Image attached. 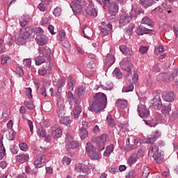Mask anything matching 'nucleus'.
<instances>
[{
	"label": "nucleus",
	"mask_w": 178,
	"mask_h": 178,
	"mask_svg": "<svg viewBox=\"0 0 178 178\" xmlns=\"http://www.w3.org/2000/svg\"><path fill=\"white\" fill-rule=\"evenodd\" d=\"M77 92L79 97H74L71 91L67 93V98L71 108H73V102L76 104L72 112V115L74 119H79V115H80L81 111H83L80 104H81V97H83L86 92V86H82L81 88H78Z\"/></svg>",
	"instance_id": "obj_1"
},
{
	"label": "nucleus",
	"mask_w": 178,
	"mask_h": 178,
	"mask_svg": "<svg viewBox=\"0 0 178 178\" xmlns=\"http://www.w3.org/2000/svg\"><path fill=\"white\" fill-rule=\"evenodd\" d=\"M94 101L92 104L89 106L88 110L90 112H95L98 113L101 112L102 109H105L106 106V95L102 92H98L94 96Z\"/></svg>",
	"instance_id": "obj_2"
},
{
	"label": "nucleus",
	"mask_w": 178,
	"mask_h": 178,
	"mask_svg": "<svg viewBox=\"0 0 178 178\" xmlns=\"http://www.w3.org/2000/svg\"><path fill=\"white\" fill-rule=\"evenodd\" d=\"M92 143H95L97 145V149L102 151L105 149V144L107 141H109V138L107 134H102L101 137L95 136L91 138Z\"/></svg>",
	"instance_id": "obj_3"
},
{
	"label": "nucleus",
	"mask_w": 178,
	"mask_h": 178,
	"mask_svg": "<svg viewBox=\"0 0 178 178\" xmlns=\"http://www.w3.org/2000/svg\"><path fill=\"white\" fill-rule=\"evenodd\" d=\"M86 152L92 161L99 159V153L92 143H88L86 147Z\"/></svg>",
	"instance_id": "obj_4"
},
{
	"label": "nucleus",
	"mask_w": 178,
	"mask_h": 178,
	"mask_svg": "<svg viewBox=\"0 0 178 178\" xmlns=\"http://www.w3.org/2000/svg\"><path fill=\"white\" fill-rule=\"evenodd\" d=\"M30 28H26L24 29H22L19 31V33L18 35V44L22 45L24 44L26 40L30 37Z\"/></svg>",
	"instance_id": "obj_5"
},
{
	"label": "nucleus",
	"mask_w": 178,
	"mask_h": 178,
	"mask_svg": "<svg viewBox=\"0 0 178 178\" xmlns=\"http://www.w3.org/2000/svg\"><path fill=\"white\" fill-rule=\"evenodd\" d=\"M122 70L127 72V75L130 76L131 74V68L133 67V63L130 61L129 58H124L120 63Z\"/></svg>",
	"instance_id": "obj_6"
},
{
	"label": "nucleus",
	"mask_w": 178,
	"mask_h": 178,
	"mask_svg": "<svg viewBox=\"0 0 178 178\" xmlns=\"http://www.w3.org/2000/svg\"><path fill=\"white\" fill-rule=\"evenodd\" d=\"M86 13L90 16L93 17H97L98 13L92 4V0H88V1L85 5Z\"/></svg>",
	"instance_id": "obj_7"
},
{
	"label": "nucleus",
	"mask_w": 178,
	"mask_h": 178,
	"mask_svg": "<svg viewBox=\"0 0 178 178\" xmlns=\"http://www.w3.org/2000/svg\"><path fill=\"white\" fill-rule=\"evenodd\" d=\"M150 106H152L154 109L159 111L162 108V99H161V95L157 94L155 97L149 101Z\"/></svg>",
	"instance_id": "obj_8"
},
{
	"label": "nucleus",
	"mask_w": 178,
	"mask_h": 178,
	"mask_svg": "<svg viewBox=\"0 0 178 178\" xmlns=\"http://www.w3.org/2000/svg\"><path fill=\"white\" fill-rule=\"evenodd\" d=\"M65 143L67 148L70 149H76L79 145V143L73 140V136L70 134H67L65 137Z\"/></svg>",
	"instance_id": "obj_9"
},
{
	"label": "nucleus",
	"mask_w": 178,
	"mask_h": 178,
	"mask_svg": "<svg viewBox=\"0 0 178 178\" xmlns=\"http://www.w3.org/2000/svg\"><path fill=\"white\" fill-rule=\"evenodd\" d=\"M138 112L140 118H148L149 116V109L145 104H140L138 106Z\"/></svg>",
	"instance_id": "obj_10"
},
{
	"label": "nucleus",
	"mask_w": 178,
	"mask_h": 178,
	"mask_svg": "<svg viewBox=\"0 0 178 178\" xmlns=\"http://www.w3.org/2000/svg\"><path fill=\"white\" fill-rule=\"evenodd\" d=\"M45 163H47L45 156L41 153L38 154L34 162L35 168H42V166H45Z\"/></svg>",
	"instance_id": "obj_11"
},
{
	"label": "nucleus",
	"mask_w": 178,
	"mask_h": 178,
	"mask_svg": "<svg viewBox=\"0 0 178 178\" xmlns=\"http://www.w3.org/2000/svg\"><path fill=\"white\" fill-rule=\"evenodd\" d=\"M99 30H100V35L105 37L109 35V33H112V24L108 23L106 26L102 25L99 26Z\"/></svg>",
	"instance_id": "obj_12"
},
{
	"label": "nucleus",
	"mask_w": 178,
	"mask_h": 178,
	"mask_svg": "<svg viewBox=\"0 0 178 178\" xmlns=\"http://www.w3.org/2000/svg\"><path fill=\"white\" fill-rule=\"evenodd\" d=\"M136 34H138V35H143L144 34H155V31L148 29L145 27L143 28V26H141L137 28Z\"/></svg>",
	"instance_id": "obj_13"
},
{
	"label": "nucleus",
	"mask_w": 178,
	"mask_h": 178,
	"mask_svg": "<svg viewBox=\"0 0 178 178\" xmlns=\"http://www.w3.org/2000/svg\"><path fill=\"white\" fill-rule=\"evenodd\" d=\"M81 1H72L70 8L74 13H80L81 12Z\"/></svg>",
	"instance_id": "obj_14"
},
{
	"label": "nucleus",
	"mask_w": 178,
	"mask_h": 178,
	"mask_svg": "<svg viewBox=\"0 0 178 178\" xmlns=\"http://www.w3.org/2000/svg\"><path fill=\"white\" fill-rule=\"evenodd\" d=\"M163 99L167 102H173L175 101V93L173 92H164L162 93Z\"/></svg>",
	"instance_id": "obj_15"
},
{
	"label": "nucleus",
	"mask_w": 178,
	"mask_h": 178,
	"mask_svg": "<svg viewBox=\"0 0 178 178\" xmlns=\"http://www.w3.org/2000/svg\"><path fill=\"white\" fill-rule=\"evenodd\" d=\"M131 22V17H129V14L124 13L120 17V26H124L125 24H129Z\"/></svg>",
	"instance_id": "obj_16"
},
{
	"label": "nucleus",
	"mask_w": 178,
	"mask_h": 178,
	"mask_svg": "<svg viewBox=\"0 0 178 178\" xmlns=\"http://www.w3.org/2000/svg\"><path fill=\"white\" fill-rule=\"evenodd\" d=\"M75 170L76 172H83V173H89L90 172V168H88V166H87L85 164L83 163H78L75 165Z\"/></svg>",
	"instance_id": "obj_17"
},
{
	"label": "nucleus",
	"mask_w": 178,
	"mask_h": 178,
	"mask_svg": "<svg viewBox=\"0 0 178 178\" xmlns=\"http://www.w3.org/2000/svg\"><path fill=\"white\" fill-rule=\"evenodd\" d=\"M115 56L108 54L106 57V60L104 61V65L108 67H111L113 63H115Z\"/></svg>",
	"instance_id": "obj_18"
},
{
	"label": "nucleus",
	"mask_w": 178,
	"mask_h": 178,
	"mask_svg": "<svg viewBox=\"0 0 178 178\" xmlns=\"http://www.w3.org/2000/svg\"><path fill=\"white\" fill-rule=\"evenodd\" d=\"M2 140H3V136L0 134V161L3 159V157L6 154V150H5V147H3V142Z\"/></svg>",
	"instance_id": "obj_19"
},
{
	"label": "nucleus",
	"mask_w": 178,
	"mask_h": 178,
	"mask_svg": "<svg viewBox=\"0 0 178 178\" xmlns=\"http://www.w3.org/2000/svg\"><path fill=\"white\" fill-rule=\"evenodd\" d=\"M58 108L57 110V115L58 117L61 119L62 118H63V116H65L66 113V111L65 110V105H63V104H59V103H58Z\"/></svg>",
	"instance_id": "obj_20"
},
{
	"label": "nucleus",
	"mask_w": 178,
	"mask_h": 178,
	"mask_svg": "<svg viewBox=\"0 0 178 178\" xmlns=\"http://www.w3.org/2000/svg\"><path fill=\"white\" fill-rule=\"evenodd\" d=\"M78 134L81 140H86L88 137V131L86 128H80Z\"/></svg>",
	"instance_id": "obj_21"
},
{
	"label": "nucleus",
	"mask_w": 178,
	"mask_h": 178,
	"mask_svg": "<svg viewBox=\"0 0 178 178\" xmlns=\"http://www.w3.org/2000/svg\"><path fill=\"white\" fill-rule=\"evenodd\" d=\"M159 153V148L156 146V145H152L149 149V156H154L156 154Z\"/></svg>",
	"instance_id": "obj_22"
},
{
	"label": "nucleus",
	"mask_w": 178,
	"mask_h": 178,
	"mask_svg": "<svg viewBox=\"0 0 178 178\" xmlns=\"http://www.w3.org/2000/svg\"><path fill=\"white\" fill-rule=\"evenodd\" d=\"M40 52L44 58H47V59H49V58H51V49H49V47H42L40 49Z\"/></svg>",
	"instance_id": "obj_23"
},
{
	"label": "nucleus",
	"mask_w": 178,
	"mask_h": 178,
	"mask_svg": "<svg viewBox=\"0 0 178 178\" xmlns=\"http://www.w3.org/2000/svg\"><path fill=\"white\" fill-rule=\"evenodd\" d=\"M86 29H87V25H83L82 26V32L84 34L83 37H85V38H88V40H90L92 34V31L91 29H87L86 31Z\"/></svg>",
	"instance_id": "obj_24"
},
{
	"label": "nucleus",
	"mask_w": 178,
	"mask_h": 178,
	"mask_svg": "<svg viewBox=\"0 0 178 178\" xmlns=\"http://www.w3.org/2000/svg\"><path fill=\"white\" fill-rule=\"evenodd\" d=\"M35 41L37 44H38V45H45L47 41V36H45L44 35L42 36H36Z\"/></svg>",
	"instance_id": "obj_25"
},
{
	"label": "nucleus",
	"mask_w": 178,
	"mask_h": 178,
	"mask_svg": "<svg viewBox=\"0 0 178 178\" xmlns=\"http://www.w3.org/2000/svg\"><path fill=\"white\" fill-rule=\"evenodd\" d=\"M152 158H154L156 163H162V162H163L165 156H163V154H162L161 152H159L152 156Z\"/></svg>",
	"instance_id": "obj_26"
},
{
	"label": "nucleus",
	"mask_w": 178,
	"mask_h": 178,
	"mask_svg": "<svg viewBox=\"0 0 178 178\" xmlns=\"http://www.w3.org/2000/svg\"><path fill=\"white\" fill-rule=\"evenodd\" d=\"M17 162H27L29 161V155L24 154H19L15 156Z\"/></svg>",
	"instance_id": "obj_27"
},
{
	"label": "nucleus",
	"mask_w": 178,
	"mask_h": 178,
	"mask_svg": "<svg viewBox=\"0 0 178 178\" xmlns=\"http://www.w3.org/2000/svg\"><path fill=\"white\" fill-rule=\"evenodd\" d=\"M120 50L121 52H122V54H127V55H129V56H133L134 55L133 51H130V49L126 47V45L120 46Z\"/></svg>",
	"instance_id": "obj_28"
},
{
	"label": "nucleus",
	"mask_w": 178,
	"mask_h": 178,
	"mask_svg": "<svg viewBox=\"0 0 178 178\" xmlns=\"http://www.w3.org/2000/svg\"><path fill=\"white\" fill-rule=\"evenodd\" d=\"M141 13H144V11L143 10H136L132 8L131 12L129 13V17H131V20L133 19V17H137L138 15H141Z\"/></svg>",
	"instance_id": "obj_29"
},
{
	"label": "nucleus",
	"mask_w": 178,
	"mask_h": 178,
	"mask_svg": "<svg viewBox=\"0 0 178 178\" xmlns=\"http://www.w3.org/2000/svg\"><path fill=\"white\" fill-rule=\"evenodd\" d=\"M29 22H30V19H29L26 15H22L19 19V24L21 27H25L29 24Z\"/></svg>",
	"instance_id": "obj_30"
},
{
	"label": "nucleus",
	"mask_w": 178,
	"mask_h": 178,
	"mask_svg": "<svg viewBox=\"0 0 178 178\" xmlns=\"http://www.w3.org/2000/svg\"><path fill=\"white\" fill-rule=\"evenodd\" d=\"M108 9L109 13L117 14L118 12L119 11V6L116 3H112Z\"/></svg>",
	"instance_id": "obj_31"
},
{
	"label": "nucleus",
	"mask_w": 178,
	"mask_h": 178,
	"mask_svg": "<svg viewBox=\"0 0 178 178\" xmlns=\"http://www.w3.org/2000/svg\"><path fill=\"white\" fill-rule=\"evenodd\" d=\"M60 122L65 126H70L72 120H70V117L65 116L60 119Z\"/></svg>",
	"instance_id": "obj_32"
},
{
	"label": "nucleus",
	"mask_w": 178,
	"mask_h": 178,
	"mask_svg": "<svg viewBox=\"0 0 178 178\" xmlns=\"http://www.w3.org/2000/svg\"><path fill=\"white\" fill-rule=\"evenodd\" d=\"M62 133H63V131L60 129V128H58L51 131V136H52L53 138H59L60 137V136H62Z\"/></svg>",
	"instance_id": "obj_33"
},
{
	"label": "nucleus",
	"mask_w": 178,
	"mask_h": 178,
	"mask_svg": "<svg viewBox=\"0 0 178 178\" xmlns=\"http://www.w3.org/2000/svg\"><path fill=\"white\" fill-rule=\"evenodd\" d=\"M116 104L119 108H121L122 109H125V108H127V101L123 100V99H118L116 101Z\"/></svg>",
	"instance_id": "obj_34"
},
{
	"label": "nucleus",
	"mask_w": 178,
	"mask_h": 178,
	"mask_svg": "<svg viewBox=\"0 0 178 178\" xmlns=\"http://www.w3.org/2000/svg\"><path fill=\"white\" fill-rule=\"evenodd\" d=\"M161 112L163 115H168L170 111H172V104H169L168 106H163L162 105L161 108Z\"/></svg>",
	"instance_id": "obj_35"
},
{
	"label": "nucleus",
	"mask_w": 178,
	"mask_h": 178,
	"mask_svg": "<svg viewBox=\"0 0 178 178\" xmlns=\"http://www.w3.org/2000/svg\"><path fill=\"white\" fill-rule=\"evenodd\" d=\"M137 159H138V155L134 154H132L128 159L129 165L131 166L134 163H136L137 162Z\"/></svg>",
	"instance_id": "obj_36"
},
{
	"label": "nucleus",
	"mask_w": 178,
	"mask_h": 178,
	"mask_svg": "<svg viewBox=\"0 0 178 178\" xmlns=\"http://www.w3.org/2000/svg\"><path fill=\"white\" fill-rule=\"evenodd\" d=\"M115 148V146L113 145H110L106 147V150L104 153V156H109L112 152H113V149Z\"/></svg>",
	"instance_id": "obj_37"
},
{
	"label": "nucleus",
	"mask_w": 178,
	"mask_h": 178,
	"mask_svg": "<svg viewBox=\"0 0 178 178\" xmlns=\"http://www.w3.org/2000/svg\"><path fill=\"white\" fill-rule=\"evenodd\" d=\"M68 79L70 80V82L67 83V88L68 90H71V91H73V90L74 89V84H76V81L73 79L71 76L68 77Z\"/></svg>",
	"instance_id": "obj_38"
},
{
	"label": "nucleus",
	"mask_w": 178,
	"mask_h": 178,
	"mask_svg": "<svg viewBox=\"0 0 178 178\" xmlns=\"http://www.w3.org/2000/svg\"><path fill=\"white\" fill-rule=\"evenodd\" d=\"M140 5H143L145 8L152 6L154 3V0H140Z\"/></svg>",
	"instance_id": "obj_39"
},
{
	"label": "nucleus",
	"mask_w": 178,
	"mask_h": 178,
	"mask_svg": "<svg viewBox=\"0 0 178 178\" xmlns=\"http://www.w3.org/2000/svg\"><path fill=\"white\" fill-rule=\"evenodd\" d=\"M106 121L110 127H115L116 123L115 122V119L112 118V115H108L106 118Z\"/></svg>",
	"instance_id": "obj_40"
},
{
	"label": "nucleus",
	"mask_w": 178,
	"mask_h": 178,
	"mask_svg": "<svg viewBox=\"0 0 178 178\" xmlns=\"http://www.w3.org/2000/svg\"><path fill=\"white\" fill-rule=\"evenodd\" d=\"M113 76L116 79H122V77H123L122 72H120V70L119 68H115L114 70V71L113 72Z\"/></svg>",
	"instance_id": "obj_41"
},
{
	"label": "nucleus",
	"mask_w": 178,
	"mask_h": 178,
	"mask_svg": "<svg viewBox=\"0 0 178 178\" xmlns=\"http://www.w3.org/2000/svg\"><path fill=\"white\" fill-rule=\"evenodd\" d=\"M35 62L37 66H40V65H42V63H44L45 58L41 56H39L35 58Z\"/></svg>",
	"instance_id": "obj_42"
},
{
	"label": "nucleus",
	"mask_w": 178,
	"mask_h": 178,
	"mask_svg": "<svg viewBox=\"0 0 178 178\" xmlns=\"http://www.w3.org/2000/svg\"><path fill=\"white\" fill-rule=\"evenodd\" d=\"M142 24H147V26H152V20H151V18L148 17H145L143 18L141 21Z\"/></svg>",
	"instance_id": "obj_43"
},
{
	"label": "nucleus",
	"mask_w": 178,
	"mask_h": 178,
	"mask_svg": "<svg viewBox=\"0 0 178 178\" xmlns=\"http://www.w3.org/2000/svg\"><path fill=\"white\" fill-rule=\"evenodd\" d=\"M156 141V137L155 136L149 135L147 138V143L148 144H152V145H154V143Z\"/></svg>",
	"instance_id": "obj_44"
},
{
	"label": "nucleus",
	"mask_w": 178,
	"mask_h": 178,
	"mask_svg": "<svg viewBox=\"0 0 178 178\" xmlns=\"http://www.w3.org/2000/svg\"><path fill=\"white\" fill-rule=\"evenodd\" d=\"M178 76V67L173 71L168 78V81H173L175 77Z\"/></svg>",
	"instance_id": "obj_45"
},
{
	"label": "nucleus",
	"mask_w": 178,
	"mask_h": 178,
	"mask_svg": "<svg viewBox=\"0 0 178 178\" xmlns=\"http://www.w3.org/2000/svg\"><path fill=\"white\" fill-rule=\"evenodd\" d=\"M34 33L36 37H41L44 35V30H42L41 28H35L34 29Z\"/></svg>",
	"instance_id": "obj_46"
},
{
	"label": "nucleus",
	"mask_w": 178,
	"mask_h": 178,
	"mask_svg": "<svg viewBox=\"0 0 178 178\" xmlns=\"http://www.w3.org/2000/svg\"><path fill=\"white\" fill-rule=\"evenodd\" d=\"M24 105L26 107L28 108V109H29V111H33V109H34V108H35V106H34V104H33V102H27L25 101L24 102Z\"/></svg>",
	"instance_id": "obj_47"
},
{
	"label": "nucleus",
	"mask_w": 178,
	"mask_h": 178,
	"mask_svg": "<svg viewBox=\"0 0 178 178\" xmlns=\"http://www.w3.org/2000/svg\"><path fill=\"white\" fill-rule=\"evenodd\" d=\"M19 147L21 149V151H24V152H27L29 149V147L27 146V144L22 142L19 143Z\"/></svg>",
	"instance_id": "obj_48"
},
{
	"label": "nucleus",
	"mask_w": 178,
	"mask_h": 178,
	"mask_svg": "<svg viewBox=\"0 0 178 178\" xmlns=\"http://www.w3.org/2000/svg\"><path fill=\"white\" fill-rule=\"evenodd\" d=\"M37 134L39 137L44 138L45 137V136H47V131L44 129V128H40L39 129H38Z\"/></svg>",
	"instance_id": "obj_49"
},
{
	"label": "nucleus",
	"mask_w": 178,
	"mask_h": 178,
	"mask_svg": "<svg viewBox=\"0 0 178 178\" xmlns=\"http://www.w3.org/2000/svg\"><path fill=\"white\" fill-rule=\"evenodd\" d=\"M134 27L133 26H128L127 28L125 29V35L127 37L130 36L133 34V29Z\"/></svg>",
	"instance_id": "obj_50"
},
{
	"label": "nucleus",
	"mask_w": 178,
	"mask_h": 178,
	"mask_svg": "<svg viewBox=\"0 0 178 178\" xmlns=\"http://www.w3.org/2000/svg\"><path fill=\"white\" fill-rule=\"evenodd\" d=\"M168 77V74L166 72L161 73L158 75L157 79L160 81H163V80H166Z\"/></svg>",
	"instance_id": "obj_51"
},
{
	"label": "nucleus",
	"mask_w": 178,
	"mask_h": 178,
	"mask_svg": "<svg viewBox=\"0 0 178 178\" xmlns=\"http://www.w3.org/2000/svg\"><path fill=\"white\" fill-rule=\"evenodd\" d=\"M53 14L54 15V16H56V17H58V16H60V15H62V9L59 7H56L53 12Z\"/></svg>",
	"instance_id": "obj_52"
},
{
	"label": "nucleus",
	"mask_w": 178,
	"mask_h": 178,
	"mask_svg": "<svg viewBox=\"0 0 178 178\" xmlns=\"http://www.w3.org/2000/svg\"><path fill=\"white\" fill-rule=\"evenodd\" d=\"M144 122L145 124H147V126H149L150 127H155V126H156V122L154 120H145Z\"/></svg>",
	"instance_id": "obj_53"
},
{
	"label": "nucleus",
	"mask_w": 178,
	"mask_h": 178,
	"mask_svg": "<svg viewBox=\"0 0 178 178\" xmlns=\"http://www.w3.org/2000/svg\"><path fill=\"white\" fill-rule=\"evenodd\" d=\"M123 90L124 91H125V92H130L131 91H133L134 90V86L131 83L127 86H125Z\"/></svg>",
	"instance_id": "obj_54"
},
{
	"label": "nucleus",
	"mask_w": 178,
	"mask_h": 178,
	"mask_svg": "<svg viewBox=\"0 0 178 178\" xmlns=\"http://www.w3.org/2000/svg\"><path fill=\"white\" fill-rule=\"evenodd\" d=\"M145 86L147 88H151L152 86V79L151 78H147L145 82Z\"/></svg>",
	"instance_id": "obj_55"
},
{
	"label": "nucleus",
	"mask_w": 178,
	"mask_h": 178,
	"mask_svg": "<svg viewBox=\"0 0 178 178\" xmlns=\"http://www.w3.org/2000/svg\"><path fill=\"white\" fill-rule=\"evenodd\" d=\"M139 52L142 55H144V54H147V52H148V47L141 46L139 48Z\"/></svg>",
	"instance_id": "obj_56"
},
{
	"label": "nucleus",
	"mask_w": 178,
	"mask_h": 178,
	"mask_svg": "<svg viewBox=\"0 0 178 178\" xmlns=\"http://www.w3.org/2000/svg\"><path fill=\"white\" fill-rule=\"evenodd\" d=\"M32 92H33V90H31V88H27L26 89V94L29 99H31V98H33Z\"/></svg>",
	"instance_id": "obj_57"
},
{
	"label": "nucleus",
	"mask_w": 178,
	"mask_h": 178,
	"mask_svg": "<svg viewBox=\"0 0 178 178\" xmlns=\"http://www.w3.org/2000/svg\"><path fill=\"white\" fill-rule=\"evenodd\" d=\"M127 178H135L136 177V171L134 170H131L128 175H126Z\"/></svg>",
	"instance_id": "obj_58"
},
{
	"label": "nucleus",
	"mask_w": 178,
	"mask_h": 178,
	"mask_svg": "<svg viewBox=\"0 0 178 178\" xmlns=\"http://www.w3.org/2000/svg\"><path fill=\"white\" fill-rule=\"evenodd\" d=\"M62 162L63 165H70L72 159L69 157H63Z\"/></svg>",
	"instance_id": "obj_59"
},
{
	"label": "nucleus",
	"mask_w": 178,
	"mask_h": 178,
	"mask_svg": "<svg viewBox=\"0 0 178 178\" xmlns=\"http://www.w3.org/2000/svg\"><path fill=\"white\" fill-rule=\"evenodd\" d=\"M38 9H39L40 12H45V5L44 4V0H42V3L38 4Z\"/></svg>",
	"instance_id": "obj_60"
},
{
	"label": "nucleus",
	"mask_w": 178,
	"mask_h": 178,
	"mask_svg": "<svg viewBox=\"0 0 178 178\" xmlns=\"http://www.w3.org/2000/svg\"><path fill=\"white\" fill-rule=\"evenodd\" d=\"M108 19L111 22H116V13H109Z\"/></svg>",
	"instance_id": "obj_61"
},
{
	"label": "nucleus",
	"mask_w": 178,
	"mask_h": 178,
	"mask_svg": "<svg viewBox=\"0 0 178 178\" xmlns=\"http://www.w3.org/2000/svg\"><path fill=\"white\" fill-rule=\"evenodd\" d=\"M162 52H163V46H159L154 51L156 55H158V54H162Z\"/></svg>",
	"instance_id": "obj_62"
},
{
	"label": "nucleus",
	"mask_w": 178,
	"mask_h": 178,
	"mask_svg": "<svg viewBox=\"0 0 178 178\" xmlns=\"http://www.w3.org/2000/svg\"><path fill=\"white\" fill-rule=\"evenodd\" d=\"M88 69H94L95 67V63L94 61L91 60L87 64Z\"/></svg>",
	"instance_id": "obj_63"
},
{
	"label": "nucleus",
	"mask_w": 178,
	"mask_h": 178,
	"mask_svg": "<svg viewBox=\"0 0 178 178\" xmlns=\"http://www.w3.org/2000/svg\"><path fill=\"white\" fill-rule=\"evenodd\" d=\"M40 94L42 95V97H47V88L42 87L40 90Z\"/></svg>",
	"instance_id": "obj_64"
}]
</instances>
